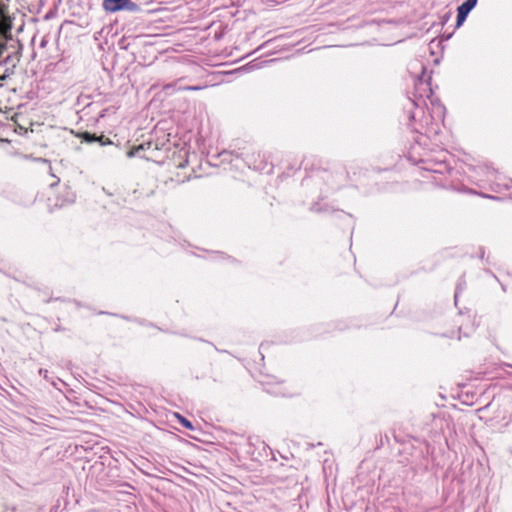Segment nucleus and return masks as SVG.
I'll use <instances>...</instances> for the list:
<instances>
[{
  "instance_id": "7",
  "label": "nucleus",
  "mask_w": 512,
  "mask_h": 512,
  "mask_svg": "<svg viewBox=\"0 0 512 512\" xmlns=\"http://www.w3.org/2000/svg\"><path fill=\"white\" fill-rule=\"evenodd\" d=\"M151 145H152L151 142H147V143H144V144H140L139 146H142L141 150H145L146 148H150Z\"/></svg>"
},
{
  "instance_id": "2",
  "label": "nucleus",
  "mask_w": 512,
  "mask_h": 512,
  "mask_svg": "<svg viewBox=\"0 0 512 512\" xmlns=\"http://www.w3.org/2000/svg\"><path fill=\"white\" fill-rule=\"evenodd\" d=\"M476 3L477 0H466L457 8V27H460L463 24L467 15L475 7Z\"/></svg>"
},
{
  "instance_id": "3",
  "label": "nucleus",
  "mask_w": 512,
  "mask_h": 512,
  "mask_svg": "<svg viewBox=\"0 0 512 512\" xmlns=\"http://www.w3.org/2000/svg\"><path fill=\"white\" fill-rule=\"evenodd\" d=\"M177 418L179 419L180 423L188 428V429H193V426L191 424V422L189 420H187L186 418H184L183 416L179 415V414H176Z\"/></svg>"
},
{
  "instance_id": "1",
  "label": "nucleus",
  "mask_w": 512,
  "mask_h": 512,
  "mask_svg": "<svg viewBox=\"0 0 512 512\" xmlns=\"http://www.w3.org/2000/svg\"><path fill=\"white\" fill-rule=\"evenodd\" d=\"M102 6L103 9L109 13L121 10L135 11L138 9L137 4L131 0H104Z\"/></svg>"
},
{
  "instance_id": "5",
  "label": "nucleus",
  "mask_w": 512,
  "mask_h": 512,
  "mask_svg": "<svg viewBox=\"0 0 512 512\" xmlns=\"http://www.w3.org/2000/svg\"><path fill=\"white\" fill-rule=\"evenodd\" d=\"M204 88L205 87H203V86H184V87H180L179 90H181V91H200Z\"/></svg>"
},
{
  "instance_id": "4",
  "label": "nucleus",
  "mask_w": 512,
  "mask_h": 512,
  "mask_svg": "<svg viewBox=\"0 0 512 512\" xmlns=\"http://www.w3.org/2000/svg\"><path fill=\"white\" fill-rule=\"evenodd\" d=\"M81 137H82L85 141H87V142H94V141L99 140V138H98V137H96L95 135L90 134V133H88V132H84V133L81 135Z\"/></svg>"
},
{
  "instance_id": "6",
  "label": "nucleus",
  "mask_w": 512,
  "mask_h": 512,
  "mask_svg": "<svg viewBox=\"0 0 512 512\" xmlns=\"http://www.w3.org/2000/svg\"><path fill=\"white\" fill-rule=\"evenodd\" d=\"M141 149H142V146H136V147L132 148L130 151H128L127 156L130 158L134 157L141 151Z\"/></svg>"
}]
</instances>
